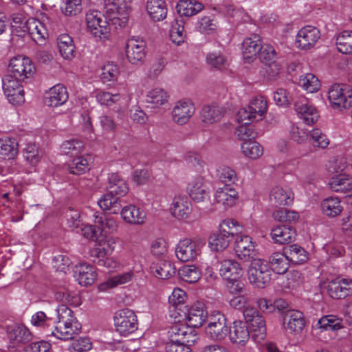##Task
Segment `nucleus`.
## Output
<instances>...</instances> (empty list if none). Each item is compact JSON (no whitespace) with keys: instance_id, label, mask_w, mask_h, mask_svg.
Returning a JSON list of instances; mask_svg holds the SVG:
<instances>
[{"instance_id":"cd10ccee","label":"nucleus","mask_w":352,"mask_h":352,"mask_svg":"<svg viewBox=\"0 0 352 352\" xmlns=\"http://www.w3.org/2000/svg\"><path fill=\"white\" fill-rule=\"evenodd\" d=\"M195 112V108L192 103L179 101L176 103L172 111L174 121L179 124L186 123Z\"/></svg>"},{"instance_id":"e2e57ef3","label":"nucleus","mask_w":352,"mask_h":352,"mask_svg":"<svg viewBox=\"0 0 352 352\" xmlns=\"http://www.w3.org/2000/svg\"><path fill=\"white\" fill-rule=\"evenodd\" d=\"M170 37L172 41L178 45L184 42L186 34L182 20H176L175 22L172 24L170 30Z\"/></svg>"},{"instance_id":"c9c22d12","label":"nucleus","mask_w":352,"mask_h":352,"mask_svg":"<svg viewBox=\"0 0 352 352\" xmlns=\"http://www.w3.org/2000/svg\"><path fill=\"white\" fill-rule=\"evenodd\" d=\"M203 8V4L197 0H180L176 6L177 13L187 17L197 14Z\"/></svg>"},{"instance_id":"6ab92c4d","label":"nucleus","mask_w":352,"mask_h":352,"mask_svg":"<svg viewBox=\"0 0 352 352\" xmlns=\"http://www.w3.org/2000/svg\"><path fill=\"white\" fill-rule=\"evenodd\" d=\"M207 311L202 302H197L185 314L186 322L188 325L199 328L206 321Z\"/></svg>"},{"instance_id":"0e129e2a","label":"nucleus","mask_w":352,"mask_h":352,"mask_svg":"<svg viewBox=\"0 0 352 352\" xmlns=\"http://www.w3.org/2000/svg\"><path fill=\"white\" fill-rule=\"evenodd\" d=\"M95 223L99 229L104 232L113 233L117 230L118 225L113 217H106L104 214L95 216Z\"/></svg>"},{"instance_id":"393cba45","label":"nucleus","mask_w":352,"mask_h":352,"mask_svg":"<svg viewBox=\"0 0 352 352\" xmlns=\"http://www.w3.org/2000/svg\"><path fill=\"white\" fill-rule=\"evenodd\" d=\"M261 47V41L258 35L254 34L251 37L246 38L242 44L244 60L248 63L252 62L259 53Z\"/></svg>"},{"instance_id":"f3484780","label":"nucleus","mask_w":352,"mask_h":352,"mask_svg":"<svg viewBox=\"0 0 352 352\" xmlns=\"http://www.w3.org/2000/svg\"><path fill=\"white\" fill-rule=\"evenodd\" d=\"M250 333L246 322L235 320L229 330V338L232 343L244 346L250 340Z\"/></svg>"},{"instance_id":"4468645a","label":"nucleus","mask_w":352,"mask_h":352,"mask_svg":"<svg viewBox=\"0 0 352 352\" xmlns=\"http://www.w3.org/2000/svg\"><path fill=\"white\" fill-rule=\"evenodd\" d=\"M327 293L334 299H344L352 294V279L337 277L328 282Z\"/></svg>"},{"instance_id":"6e6552de","label":"nucleus","mask_w":352,"mask_h":352,"mask_svg":"<svg viewBox=\"0 0 352 352\" xmlns=\"http://www.w3.org/2000/svg\"><path fill=\"white\" fill-rule=\"evenodd\" d=\"M267 101L262 96L253 99L247 108L241 109L237 113L239 121H258L267 111Z\"/></svg>"},{"instance_id":"2eb2a0df","label":"nucleus","mask_w":352,"mask_h":352,"mask_svg":"<svg viewBox=\"0 0 352 352\" xmlns=\"http://www.w3.org/2000/svg\"><path fill=\"white\" fill-rule=\"evenodd\" d=\"M294 109L306 124L311 125L318 120L319 115L316 107L304 96H300L295 101Z\"/></svg>"},{"instance_id":"72a5a7b5","label":"nucleus","mask_w":352,"mask_h":352,"mask_svg":"<svg viewBox=\"0 0 352 352\" xmlns=\"http://www.w3.org/2000/svg\"><path fill=\"white\" fill-rule=\"evenodd\" d=\"M109 3L113 6L111 10H115L118 14V16L112 19L113 23L118 24L120 28L124 27L128 21L129 7L126 5L124 0H109Z\"/></svg>"},{"instance_id":"5fc2aeb1","label":"nucleus","mask_w":352,"mask_h":352,"mask_svg":"<svg viewBox=\"0 0 352 352\" xmlns=\"http://www.w3.org/2000/svg\"><path fill=\"white\" fill-rule=\"evenodd\" d=\"M179 275L184 281L194 283L200 278L201 272L194 265H185L179 270Z\"/></svg>"},{"instance_id":"58836bf2","label":"nucleus","mask_w":352,"mask_h":352,"mask_svg":"<svg viewBox=\"0 0 352 352\" xmlns=\"http://www.w3.org/2000/svg\"><path fill=\"white\" fill-rule=\"evenodd\" d=\"M59 52L65 59H72L74 56L75 45L72 38L67 34H62L57 38Z\"/></svg>"},{"instance_id":"f257e3e1","label":"nucleus","mask_w":352,"mask_h":352,"mask_svg":"<svg viewBox=\"0 0 352 352\" xmlns=\"http://www.w3.org/2000/svg\"><path fill=\"white\" fill-rule=\"evenodd\" d=\"M55 299L61 302L56 309V321L54 330L50 333L63 340L73 339L81 330V324L74 315L68 305L77 307L80 304V297L73 292L65 288L56 292Z\"/></svg>"},{"instance_id":"f704fd0d","label":"nucleus","mask_w":352,"mask_h":352,"mask_svg":"<svg viewBox=\"0 0 352 352\" xmlns=\"http://www.w3.org/2000/svg\"><path fill=\"white\" fill-rule=\"evenodd\" d=\"M8 337L13 344H25L32 339V334L23 325L14 326L7 331Z\"/></svg>"},{"instance_id":"aec40b11","label":"nucleus","mask_w":352,"mask_h":352,"mask_svg":"<svg viewBox=\"0 0 352 352\" xmlns=\"http://www.w3.org/2000/svg\"><path fill=\"white\" fill-rule=\"evenodd\" d=\"M258 58L263 63L271 68L269 76H275L278 74L280 66L276 62V52L273 46L268 44L262 45L258 53Z\"/></svg>"},{"instance_id":"680f3d73","label":"nucleus","mask_w":352,"mask_h":352,"mask_svg":"<svg viewBox=\"0 0 352 352\" xmlns=\"http://www.w3.org/2000/svg\"><path fill=\"white\" fill-rule=\"evenodd\" d=\"M61 6L62 12L68 16H74L80 14L82 11L81 0H63Z\"/></svg>"},{"instance_id":"4be33fe9","label":"nucleus","mask_w":352,"mask_h":352,"mask_svg":"<svg viewBox=\"0 0 352 352\" xmlns=\"http://www.w3.org/2000/svg\"><path fill=\"white\" fill-rule=\"evenodd\" d=\"M270 200L276 207L289 206L294 201V193L288 187L277 186L272 189Z\"/></svg>"},{"instance_id":"c756f323","label":"nucleus","mask_w":352,"mask_h":352,"mask_svg":"<svg viewBox=\"0 0 352 352\" xmlns=\"http://www.w3.org/2000/svg\"><path fill=\"white\" fill-rule=\"evenodd\" d=\"M123 219L131 224L141 225L145 222V212L135 205L130 204L124 206L121 210Z\"/></svg>"},{"instance_id":"423d86ee","label":"nucleus","mask_w":352,"mask_h":352,"mask_svg":"<svg viewBox=\"0 0 352 352\" xmlns=\"http://www.w3.org/2000/svg\"><path fill=\"white\" fill-rule=\"evenodd\" d=\"M248 274L250 283L258 287H265L271 278L267 264L265 261L256 258L251 261Z\"/></svg>"},{"instance_id":"4c0bfd02","label":"nucleus","mask_w":352,"mask_h":352,"mask_svg":"<svg viewBox=\"0 0 352 352\" xmlns=\"http://www.w3.org/2000/svg\"><path fill=\"white\" fill-rule=\"evenodd\" d=\"M56 319L54 321L52 318L47 316L43 311H38L35 313L31 319L32 324L38 327H41L46 331V336H54V335L50 333V331L54 330L56 326Z\"/></svg>"},{"instance_id":"338daca9","label":"nucleus","mask_w":352,"mask_h":352,"mask_svg":"<svg viewBox=\"0 0 352 352\" xmlns=\"http://www.w3.org/2000/svg\"><path fill=\"white\" fill-rule=\"evenodd\" d=\"M96 100L102 105L108 107L112 106L113 104L120 100V95L119 94H111L105 91H98L96 95Z\"/></svg>"},{"instance_id":"bf43d9fd","label":"nucleus","mask_w":352,"mask_h":352,"mask_svg":"<svg viewBox=\"0 0 352 352\" xmlns=\"http://www.w3.org/2000/svg\"><path fill=\"white\" fill-rule=\"evenodd\" d=\"M300 85L307 92L314 93L317 91L320 87V83L318 78L312 74H306L300 77L299 80Z\"/></svg>"},{"instance_id":"de8ad7c7","label":"nucleus","mask_w":352,"mask_h":352,"mask_svg":"<svg viewBox=\"0 0 352 352\" xmlns=\"http://www.w3.org/2000/svg\"><path fill=\"white\" fill-rule=\"evenodd\" d=\"M113 250V248H106L102 244L98 247L94 248L90 250V254L92 257L98 258V265L109 268L111 266L112 261L109 258H105L110 254Z\"/></svg>"},{"instance_id":"052dcab7","label":"nucleus","mask_w":352,"mask_h":352,"mask_svg":"<svg viewBox=\"0 0 352 352\" xmlns=\"http://www.w3.org/2000/svg\"><path fill=\"white\" fill-rule=\"evenodd\" d=\"M188 331H190V325L185 324H175L168 330L170 341L181 343L180 340L186 336Z\"/></svg>"},{"instance_id":"2f4dec72","label":"nucleus","mask_w":352,"mask_h":352,"mask_svg":"<svg viewBox=\"0 0 352 352\" xmlns=\"http://www.w3.org/2000/svg\"><path fill=\"white\" fill-rule=\"evenodd\" d=\"M191 203L186 197H174L170 208L173 217L179 219H184L188 217L191 212Z\"/></svg>"},{"instance_id":"49530a36","label":"nucleus","mask_w":352,"mask_h":352,"mask_svg":"<svg viewBox=\"0 0 352 352\" xmlns=\"http://www.w3.org/2000/svg\"><path fill=\"white\" fill-rule=\"evenodd\" d=\"M168 95L161 88H155L148 92L146 101L152 108H157L168 102Z\"/></svg>"},{"instance_id":"412c9836","label":"nucleus","mask_w":352,"mask_h":352,"mask_svg":"<svg viewBox=\"0 0 352 352\" xmlns=\"http://www.w3.org/2000/svg\"><path fill=\"white\" fill-rule=\"evenodd\" d=\"M74 276L80 285L87 286L94 283L97 278V274L94 266L82 263L75 266Z\"/></svg>"},{"instance_id":"f8f14e48","label":"nucleus","mask_w":352,"mask_h":352,"mask_svg":"<svg viewBox=\"0 0 352 352\" xmlns=\"http://www.w3.org/2000/svg\"><path fill=\"white\" fill-rule=\"evenodd\" d=\"M206 333L212 340H223L228 333L226 316L220 312L212 316L206 328Z\"/></svg>"},{"instance_id":"39448f33","label":"nucleus","mask_w":352,"mask_h":352,"mask_svg":"<svg viewBox=\"0 0 352 352\" xmlns=\"http://www.w3.org/2000/svg\"><path fill=\"white\" fill-rule=\"evenodd\" d=\"M87 30L96 38L100 39L108 36L110 29L105 16L97 10H90L86 14Z\"/></svg>"},{"instance_id":"bb28decb","label":"nucleus","mask_w":352,"mask_h":352,"mask_svg":"<svg viewBox=\"0 0 352 352\" xmlns=\"http://www.w3.org/2000/svg\"><path fill=\"white\" fill-rule=\"evenodd\" d=\"M214 199L225 208H230L235 204L238 199V192L232 186L224 185L216 190Z\"/></svg>"},{"instance_id":"4d7b16f0","label":"nucleus","mask_w":352,"mask_h":352,"mask_svg":"<svg viewBox=\"0 0 352 352\" xmlns=\"http://www.w3.org/2000/svg\"><path fill=\"white\" fill-rule=\"evenodd\" d=\"M217 177L221 183L230 186L237 181L235 170L228 166H222L217 169Z\"/></svg>"},{"instance_id":"37998d69","label":"nucleus","mask_w":352,"mask_h":352,"mask_svg":"<svg viewBox=\"0 0 352 352\" xmlns=\"http://www.w3.org/2000/svg\"><path fill=\"white\" fill-rule=\"evenodd\" d=\"M223 111L217 105H206L201 111V120L206 124H212L219 121L223 117Z\"/></svg>"},{"instance_id":"7ed1b4c3","label":"nucleus","mask_w":352,"mask_h":352,"mask_svg":"<svg viewBox=\"0 0 352 352\" xmlns=\"http://www.w3.org/2000/svg\"><path fill=\"white\" fill-rule=\"evenodd\" d=\"M204 244L200 239L186 238L180 240L175 247L176 257L182 262L192 261L201 254Z\"/></svg>"},{"instance_id":"9b49d317","label":"nucleus","mask_w":352,"mask_h":352,"mask_svg":"<svg viewBox=\"0 0 352 352\" xmlns=\"http://www.w3.org/2000/svg\"><path fill=\"white\" fill-rule=\"evenodd\" d=\"M320 36V32L317 28L306 25L298 32L296 36V45L300 50H310L315 46Z\"/></svg>"},{"instance_id":"c03bdc74","label":"nucleus","mask_w":352,"mask_h":352,"mask_svg":"<svg viewBox=\"0 0 352 352\" xmlns=\"http://www.w3.org/2000/svg\"><path fill=\"white\" fill-rule=\"evenodd\" d=\"M240 125L235 130V135L241 140L246 142L250 141L257 137L258 133L256 131L254 125L252 124V121H239Z\"/></svg>"},{"instance_id":"20e7f679","label":"nucleus","mask_w":352,"mask_h":352,"mask_svg":"<svg viewBox=\"0 0 352 352\" xmlns=\"http://www.w3.org/2000/svg\"><path fill=\"white\" fill-rule=\"evenodd\" d=\"M113 320L116 331L121 336H126L138 329L137 316L131 309L126 308L118 311Z\"/></svg>"},{"instance_id":"a878e982","label":"nucleus","mask_w":352,"mask_h":352,"mask_svg":"<svg viewBox=\"0 0 352 352\" xmlns=\"http://www.w3.org/2000/svg\"><path fill=\"white\" fill-rule=\"evenodd\" d=\"M283 324L290 332H300L305 327L303 314L295 310L287 311L283 318Z\"/></svg>"},{"instance_id":"a18cd8bd","label":"nucleus","mask_w":352,"mask_h":352,"mask_svg":"<svg viewBox=\"0 0 352 352\" xmlns=\"http://www.w3.org/2000/svg\"><path fill=\"white\" fill-rule=\"evenodd\" d=\"M321 208L323 213L331 217L339 215L343 210L340 199L333 197L324 199L321 204Z\"/></svg>"},{"instance_id":"69168bd1","label":"nucleus","mask_w":352,"mask_h":352,"mask_svg":"<svg viewBox=\"0 0 352 352\" xmlns=\"http://www.w3.org/2000/svg\"><path fill=\"white\" fill-rule=\"evenodd\" d=\"M272 216L276 221L288 223L296 222L299 219L298 212L283 208L274 211Z\"/></svg>"},{"instance_id":"0eeeda50","label":"nucleus","mask_w":352,"mask_h":352,"mask_svg":"<svg viewBox=\"0 0 352 352\" xmlns=\"http://www.w3.org/2000/svg\"><path fill=\"white\" fill-rule=\"evenodd\" d=\"M328 98L335 108L352 107V89L346 85H333L329 90Z\"/></svg>"},{"instance_id":"9d476101","label":"nucleus","mask_w":352,"mask_h":352,"mask_svg":"<svg viewBox=\"0 0 352 352\" xmlns=\"http://www.w3.org/2000/svg\"><path fill=\"white\" fill-rule=\"evenodd\" d=\"M10 75L15 76L19 80H25L31 77L34 72L35 67L31 60L21 56L12 58L9 63Z\"/></svg>"},{"instance_id":"79ce46f5","label":"nucleus","mask_w":352,"mask_h":352,"mask_svg":"<svg viewBox=\"0 0 352 352\" xmlns=\"http://www.w3.org/2000/svg\"><path fill=\"white\" fill-rule=\"evenodd\" d=\"M18 142L16 139L6 137L0 138V155L3 158L13 159L18 154Z\"/></svg>"},{"instance_id":"864d4df0","label":"nucleus","mask_w":352,"mask_h":352,"mask_svg":"<svg viewBox=\"0 0 352 352\" xmlns=\"http://www.w3.org/2000/svg\"><path fill=\"white\" fill-rule=\"evenodd\" d=\"M316 327L321 331H335L342 328L341 320L333 315L321 318L317 322Z\"/></svg>"},{"instance_id":"473e14b6","label":"nucleus","mask_w":352,"mask_h":352,"mask_svg":"<svg viewBox=\"0 0 352 352\" xmlns=\"http://www.w3.org/2000/svg\"><path fill=\"white\" fill-rule=\"evenodd\" d=\"M146 11L155 21H162L167 15V8L164 0H147Z\"/></svg>"},{"instance_id":"dca6fc26","label":"nucleus","mask_w":352,"mask_h":352,"mask_svg":"<svg viewBox=\"0 0 352 352\" xmlns=\"http://www.w3.org/2000/svg\"><path fill=\"white\" fill-rule=\"evenodd\" d=\"M328 184L332 191L345 194L346 202L352 204V177L346 174L336 175L329 179Z\"/></svg>"},{"instance_id":"1a4fd4ad","label":"nucleus","mask_w":352,"mask_h":352,"mask_svg":"<svg viewBox=\"0 0 352 352\" xmlns=\"http://www.w3.org/2000/svg\"><path fill=\"white\" fill-rule=\"evenodd\" d=\"M146 45L144 40L135 36L129 38L126 43V58L133 65L142 64L146 55Z\"/></svg>"},{"instance_id":"f03ea898","label":"nucleus","mask_w":352,"mask_h":352,"mask_svg":"<svg viewBox=\"0 0 352 352\" xmlns=\"http://www.w3.org/2000/svg\"><path fill=\"white\" fill-rule=\"evenodd\" d=\"M108 192L98 201L100 208L109 210L111 213H118L121 208L120 199L116 195L124 196L129 191L128 185L118 174L111 173L108 177Z\"/></svg>"},{"instance_id":"603ef678","label":"nucleus","mask_w":352,"mask_h":352,"mask_svg":"<svg viewBox=\"0 0 352 352\" xmlns=\"http://www.w3.org/2000/svg\"><path fill=\"white\" fill-rule=\"evenodd\" d=\"M231 238L222 232L212 234L209 238V245L212 250L219 252L225 250L229 245Z\"/></svg>"},{"instance_id":"c85d7f7f","label":"nucleus","mask_w":352,"mask_h":352,"mask_svg":"<svg viewBox=\"0 0 352 352\" xmlns=\"http://www.w3.org/2000/svg\"><path fill=\"white\" fill-rule=\"evenodd\" d=\"M220 275L226 280L239 279L243 273L240 264L232 259H225L221 262Z\"/></svg>"},{"instance_id":"7c9ffc66","label":"nucleus","mask_w":352,"mask_h":352,"mask_svg":"<svg viewBox=\"0 0 352 352\" xmlns=\"http://www.w3.org/2000/svg\"><path fill=\"white\" fill-rule=\"evenodd\" d=\"M151 270L155 277L168 279L176 272L173 263L167 260H158L151 265Z\"/></svg>"},{"instance_id":"a211bd4d","label":"nucleus","mask_w":352,"mask_h":352,"mask_svg":"<svg viewBox=\"0 0 352 352\" xmlns=\"http://www.w3.org/2000/svg\"><path fill=\"white\" fill-rule=\"evenodd\" d=\"M190 197L195 201L201 202L210 198V188L202 177L194 178L188 186Z\"/></svg>"},{"instance_id":"b1692460","label":"nucleus","mask_w":352,"mask_h":352,"mask_svg":"<svg viewBox=\"0 0 352 352\" xmlns=\"http://www.w3.org/2000/svg\"><path fill=\"white\" fill-rule=\"evenodd\" d=\"M68 100V93L65 87L58 84L52 87L45 98V103L52 107H57L65 104Z\"/></svg>"},{"instance_id":"3c124183","label":"nucleus","mask_w":352,"mask_h":352,"mask_svg":"<svg viewBox=\"0 0 352 352\" xmlns=\"http://www.w3.org/2000/svg\"><path fill=\"white\" fill-rule=\"evenodd\" d=\"M241 151L243 155L250 159L256 160L263 153L262 146L255 141H246L241 145Z\"/></svg>"},{"instance_id":"6e6d98bb","label":"nucleus","mask_w":352,"mask_h":352,"mask_svg":"<svg viewBox=\"0 0 352 352\" xmlns=\"http://www.w3.org/2000/svg\"><path fill=\"white\" fill-rule=\"evenodd\" d=\"M67 166L69 173L74 175H82L89 169L87 160L78 155L69 162Z\"/></svg>"},{"instance_id":"ddd939ff","label":"nucleus","mask_w":352,"mask_h":352,"mask_svg":"<svg viewBox=\"0 0 352 352\" xmlns=\"http://www.w3.org/2000/svg\"><path fill=\"white\" fill-rule=\"evenodd\" d=\"M234 250L238 258L244 262L254 259L257 254L255 243L252 241V239L248 235L236 236Z\"/></svg>"},{"instance_id":"8fccbe9b","label":"nucleus","mask_w":352,"mask_h":352,"mask_svg":"<svg viewBox=\"0 0 352 352\" xmlns=\"http://www.w3.org/2000/svg\"><path fill=\"white\" fill-rule=\"evenodd\" d=\"M338 50L342 54L352 53V31L345 30L340 33L336 38Z\"/></svg>"},{"instance_id":"e433bc0d","label":"nucleus","mask_w":352,"mask_h":352,"mask_svg":"<svg viewBox=\"0 0 352 352\" xmlns=\"http://www.w3.org/2000/svg\"><path fill=\"white\" fill-rule=\"evenodd\" d=\"M289 259L283 251V253L276 252L269 257V264L272 270L278 274H285L289 269Z\"/></svg>"},{"instance_id":"13d9d810","label":"nucleus","mask_w":352,"mask_h":352,"mask_svg":"<svg viewBox=\"0 0 352 352\" xmlns=\"http://www.w3.org/2000/svg\"><path fill=\"white\" fill-rule=\"evenodd\" d=\"M242 230L238 222L234 219H225L219 225V232L228 235L230 238L237 236Z\"/></svg>"},{"instance_id":"774afa93","label":"nucleus","mask_w":352,"mask_h":352,"mask_svg":"<svg viewBox=\"0 0 352 352\" xmlns=\"http://www.w3.org/2000/svg\"><path fill=\"white\" fill-rule=\"evenodd\" d=\"M119 74L118 67L113 63H107L102 68L101 79L104 82L114 81Z\"/></svg>"},{"instance_id":"a19ab883","label":"nucleus","mask_w":352,"mask_h":352,"mask_svg":"<svg viewBox=\"0 0 352 352\" xmlns=\"http://www.w3.org/2000/svg\"><path fill=\"white\" fill-rule=\"evenodd\" d=\"M26 31L30 35L32 38L38 42L40 40H43L47 35L46 28L43 23L35 19H30L25 22Z\"/></svg>"},{"instance_id":"5701e85b","label":"nucleus","mask_w":352,"mask_h":352,"mask_svg":"<svg viewBox=\"0 0 352 352\" xmlns=\"http://www.w3.org/2000/svg\"><path fill=\"white\" fill-rule=\"evenodd\" d=\"M270 235L274 243L283 245L292 242L296 238V232L292 226L281 225L273 228Z\"/></svg>"},{"instance_id":"09e8293b","label":"nucleus","mask_w":352,"mask_h":352,"mask_svg":"<svg viewBox=\"0 0 352 352\" xmlns=\"http://www.w3.org/2000/svg\"><path fill=\"white\" fill-rule=\"evenodd\" d=\"M83 142L78 139L65 140L61 144L60 148L63 154L71 157L78 156L83 150Z\"/></svg>"},{"instance_id":"ea45409f","label":"nucleus","mask_w":352,"mask_h":352,"mask_svg":"<svg viewBox=\"0 0 352 352\" xmlns=\"http://www.w3.org/2000/svg\"><path fill=\"white\" fill-rule=\"evenodd\" d=\"M283 251H285L289 261L294 264H302L308 259L307 252L298 245L293 244L285 247Z\"/></svg>"}]
</instances>
